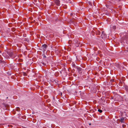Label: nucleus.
Segmentation results:
<instances>
[{
    "label": "nucleus",
    "instance_id": "f257e3e1",
    "mask_svg": "<svg viewBox=\"0 0 128 128\" xmlns=\"http://www.w3.org/2000/svg\"><path fill=\"white\" fill-rule=\"evenodd\" d=\"M128 34L126 33H122L121 34V36L122 38V39L124 42L128 43Z\"/></svg>",
    "mask_w": 128,
    "mask_h": 128
},
{
    "label": "nucleus",
    "instance_id": "f03ea898",
    "mask_svg": "<svg viewBox=\"0 0 128 128\" xmlns=\"http://www.w3.org/2000/svg\"><path fill=\"white\" fill-rule=\"evenodd\" d=\"M6 53L7 54H6V57L7 58H9V56H10L11 58L13 59L16 56V55L14 54L12 52L8 51Z\"/></svg>",
    "mask_w": 128,
    "mask_h": 128
},
{
    "label": "nucleus",
    "instance_id": "7ed1b4c3",
    "mask_svg": "<svg viewBox=\"0 0 128 128\" xmlns=\"http://www.w3.org/2000/svg\"><path fill=\"white\" fill-rule=\"evenodd\" d=\"M48 47V46L46 44H44L42 45V48L43 50H45L46 48Z\"/></svg>",
    "mask_w": 128,
    "mask_h": 128
},
{
    "label": "nucleus",
    "instance_id": "20e7f679",
    "mask_svg": "<svg viewBox=\"0 0 128 128\" xmlns=\"http://www.w3.org/2000/svg\"><path fill=\"white\" fill-rule=\"evenodd\" d=\"M101 37L103 38H104L106 36V34L104 33V31H102V34L101 36Z\"/></svg>",
    "mask_w": 128,
    "mask_h": 128
},
{
    "label": "nucleus",
    "instance_id": "39448f33",
    "mask_svg": "<svg viewBox=\"0 0 128 128\" xmlns=\"http://www.w3.org/2000/svg\"><path fill=\"white\" fill-rule=\"evenodd\" d=\"M55 2L57 6H60V1L59 0H55Z\"/></svg>",
    "mask_w": 128,
    "mask_h": 128
},
{
    "label": "nucleus",
    "instance_id": "423d86ee",
    "mask_svg": "<svg viewBox=\"0 0 128 128\" xmlns=\"http://www.w3.org/2000/svg\"><path fill=\"white\" fill-rule=\"evenodd\" d=\"M124 118L122 117V118H121L120 119V121L121 123H124Z\"/></svg>",
    "mask_w": 128,
    "mask_h": 128
},
{
    "label": "nucleus",
    "instance_id": "0eeeda50",
    "mask_svg": "<svg viewBox=\"0 0 128 128\" xmlns=\"http://www.w3.org/2000/svg\"><path fill=\"white\" fill-rule=\"evenodd\" d=\"M77 70H78V71L80 73H82V72H81L82 70V68H77Z\"/></svg>",
    "mask_w": 128,
    "mask_h": 128
},
{
    "label": "nucleus",
    "instance_id": "6e6552de",
    "mask_svg": "<svg viewBox=\"0 0 128 128\" xmlns=\"http://www.w3.org/2000/svg\"><path fill=\"white\" fill-rule=\"evenodd\" d=\"M96 33L97 34L100 35V32L99 30H98L96 32Z\"/></svg>",
    "mask_w": 128,
    "mask_h": 128
},
{
    "label": "nucleus",
    "instance_id": "1a4fd4ad",
    "mask_svg": "<svg viewBox=\"0 0 128 128\" xmlns=\"http://www.w3.org/2000/svg\"><path fill=\"white\" fill-rule=\"evenodd\" d=\"M116 66L118 68L120 67V65L119 64H116Z\"/></svg>",
    "mask_w": 128,
    "mask_h": 128
},
{
    "label": "nucleus",
    "instance_id": "9d476101",
    "mask_svg": "<svg viewBox=\"0 0 128 128\" xmlns=\"http://www.w3.org/2000/svg\"><path fill=\"white\" fill-rule=\"evenodd\" d=\"M16 110L18 111H19L20 110V109L19 108L17 107V108Z\"/></svg>",
    "mask_w": 128,
    "mask_h": 128
},
{
    "label": "nucleus",
    "instance_id": "9b49d317",
    "mask_svg": "<svg viewBox=\"0 0 128 128\" xmlns=\"http://www.w3.org/2000/svg\"><path fill=\"white\" fill-rule=\"evenodd\" d=\"M98 111L100 113H102V110L100 109H98Z\"/></svg>",
    "mask_w": 128,
    "mask_h": 128
},
{
    "label": "nucleus",
    "instance_id": "f8f14e48",
    "mask_svg": "<svg viewBox=\"0 0 128 128\" xmlns=\"http://www.w3.org/2000/svg\"><path fill=\"white\" fill-rule=\"evenodd\" d=\"M2 105L4 106V108L5 109L6 108V106L4 104H2Z\"/></svg>",
    "mask_w": 128,
    "mask_h": 128
},
{
    "label": "nucleus",
    "instance_id": "ddd939ff",
    "mask_svg": "<svg viewBox=\"0 0 128 128\" xmlns=\"http://www.w3.org/2000/svg\"><path fill=\"white\" fill-rule=\"evenodd\" d=\"M41 63L42 64L44 65V66H45L46 65V64L45 63H44V62H42Z\"/></svg>",
    "mask_w": 128,
    "mask_h": 128
},
{
    "label": "nucleus",
    "instance_id": "4468645a",
    "mask_svg": "<svg viewBox=\"0 0 128 128\" xmlns=\"http://www.w3.org/2000/svg\"><path fill=\"white\" fill-rule=\"evenodd\" d=\"M112 28L114 29H115L116 28V26H113Z\"/></svg>",
    "mask_w": 128,
    "mask_h": 128
},
{
    "label": "nucleus",
    "instance_id": "2eb2a0df",
    "mask_svg": "<svg viewBox=\"0 0 128 128\" xmlns=\"http://www.w3.org/2000/svg\"><path fill=\"white\" fill-rule=\"evenodd\" d=\"M126 126V125L124 124L122 125V127H124Z\"/></svg>",
    "mask_w": 128,
    "mask_h": 128
},
{
    "label": "nucleus",
    "instance_id": "dca6fc26",
    "mask_svg": "<svg viewBox=\"0 0 128 128\" xmlns=\"http://www.w3.org/2000/svg\"><path fill=\"white\" fill-rule=\"evenodd\" d=\"M24 75H26V74L25 73H24Z\"/></svg>",
    "mask_w": 128,
    "mask_h": 128
},
{
    "label": "nucleus",
    "instance_id": "f3484780",
    "mask_svg": "<svg viewBox=\"0 0 128 128\" xmlns=\"http://www.w3.org/2000/svg\"><path fill=\"white\" fill-rule=\"evenodd\" d=\"M10 126L11 127H12V125H10Z\"/></svg>",
    "mask_w": 128,
    "mask_h": 128
},
{
    "label": "nucleus",
    "instance_id": "a211bd4d",
    "mask_svg": "<svg viewBox=\"0 0 128 128\" xmlns=\"http://www.w3.org/2000/svg\"><path fill=\"white\" fill-rule=\"evenodd\" d=\"M44 57H45V58H46V56H44Z\"/></svg>",
    "mask_w": 128,
    "mask_h": 128
}]
</instances>
